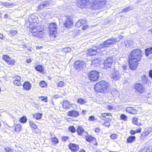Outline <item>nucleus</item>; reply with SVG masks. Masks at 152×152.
I'll return each mask as SVG.
<instances>
[{"instance_id": "obj_49", "label": "nucleus", "mask_w": 152, "mask_h": 152, "mask_svg": "<svg viewBox=\"0 0 152 152\" xmlns=\"http://www.w3.org/2000/svg\"><path fill=\"white\" fill-rule=\"evenodd\" d=\"M13 78L14 79V80H21V78L20 76L16 75L13 77Z\"/></svg>"}, {"instance_id": "obj_25", "label": "nucleus", "mask_w": 152, "mask_h": 152, "mask_svg": "<svg viewBox=\"0 0 152 152\" xmlns=\"http://www.w3.org/2000/svg\"><path fill=\"white\" fill-rule=\"evenodd\" d=\"M135 140L134 136H130L127 139V142L128 143H131Z\"/></svg>"}, {"instance_id": "obj_15", "label": "nucleus", "mask_w": 152, "mask_h": 152, "mask_svg": "<svg viewBox=\"0 0 152 152\" xmlns=\"http://www.w3.org/2000/svg\"><path fill=\"white\" fill-rule=\"evenodd\" d=\"M3 59L9 64L10 65H13L15 63V61L13 58L10 57L7 55H4L3 57Z\"/></svg>"}, {"instance_id": "obj_61", "label": "nucleus", "mask_w": 152, "mask_h": 152, "mask_svg": "<svg viewBox=\"0 0 152 152\" xmlns=\"http://www.w3.org/2000/svg\"><path fill=\"white\" fill-rule=\"evenodd\" d=\"M141 129L140 128H139L138 129H137L135 131L136 133H140L141 132Z\"/></svg>"}, {"instance_id": "obj_3", "label": "nucleus", "mask_w": 152, "mask_h": 152, "mask_svg": "<svg viewBox=\"0 0 152 152\" xmlns=\"http://www.w3.org/2000/svg\"><path fill=\"white\" fill-rule=\"evenodd\" d=\"M37 23L34 21L31 23L29 25L30 31L34 36L42 37L43 36L42 29L40 26H37Z\"/></svg>"}, {"instance_id": "obj_5", "label": "nucleus", "mask_w": 152, "mask_h": 152, "mask_svg": "<svg viewBox=\"0 0 152 152\" xmlns=\"http://www.w3.org/2000/svg\"><path fill=\"white\" fill-rule=\"evenodd\" d=\"M106 5L105 0H95L93 3L91 4V8L97 10L103 7Z\"/></svg>"}, {"instance_id": "obj_37", "label": "nucleus", "mask_w": 152, "mask_h": 152, "mask_svg": "<svg viewBox=\"0 0 152 152\" xmlns=\"http://www.w3.org/2000/svg\"><path fill=\"white\" fill-rule=\"evenodd\" d=\"M21 129V125L20 124H18L15 126V130L16 132H18Z\"/></svg>"}, {"instance_id": "obj_41", "label": "nucleus", "mask_w": 152, "mask_h": 152, "mask_svg": "<svg viewBox=\"0 0 152 152\" xmlns=\"http://www.w3.org/2000/svg\"><path fill=\"white\" fill-rule=\"evenodd\" d=\"M149 132L148 131H144L142 134L141 138L142 137H145L147 136L149 134Z\"/></svg>"}, {"instance_id": "obj_36", "label": "nucleus", "mask_w": 152, "mask_h": 152, "mask_svg": "<svg viewBox=\"0 0 152 152\" xmlns=\"http://www.w3.org/2000/svg\"><path fill=\"white\" fill-rule=\"evenodd\" d=\"M27 120V118L25 116H23L19 120V121L21 123H26Z\"/></svg>"}, {"instance_id": "obj_24", "label": "nucleus", "mask_w": 152, "mask_h": 152, "mask_svg": "<svg viewBox=\"0 0 152 152\" xmlns=\"http://www.w3.org/2000/svg\"><path fill=\"white\" fill-rule=\"evenodd\" d=\"M133 9V7L132 6H129L127 7H126L123 9L121 13H125L131 10H132Z\"/></svg>"}, {"instance_id": "obj_6", "label": "nucleus", "mask_w": 152, "mask_h": 152, "mask_svg": "<svg viewBox=\"0 0 152 152\" xmlns=\"http://www.w3.org/2000/svg\"><path fill=\"white\" fill-rule=\"evenodd\" d=\"M57 28L56 24L55 23H51L49 24V29L50 37H55V34L57 32Z\"/></svg>"}, {"instance_id": "obj_53", "label": "nucleus", "mask_w": 152, "mask_h": 152, "mask_svg": "<svg viewBox=\"0 0 152 152\" xmlns=\"http://www.w3.org/2000/svg\"><path fill=\"white\" fill-rule=\"evenodd\" d=\"M104 125L107 127H109L110 126V124L108 121L105 122L104 124Z\"/></svg>"}, {"instance_id": "obj_60", "label": "nucleus", "mask_w": 152, "mask_h": 152, "mask_svg": "<svg viewBox=\"0 0 152 152\" xmlns=\"http://www.w3.org/2000/svg\"><path fill=\"white\" fill-rule=\"evenodd\" d=\"M88 28V25H85L84 26H83L82 27V29L83 30H85L86 28Z\"/></svg>"}, {"instance_id": "obj_17", "label": "nucleus", "mask_w": 152, "mask_h": 152, "mask_svg": "<svg viewBox=\"0 0 152 152\" xmlns=\"http://www.w3.org/2000/svg\"><path fill=\"white\" fill-rule=\"evenodd\" d=\"M126 111L128 113L132 114H137L138 112L137 110L133 108L132 107H126Z\"/></svg>"}, {"instance_id": "obj_32", "label": "nucleus", "mask_w": 152, "mask_h": 152, "mask_svg": "<svg viewBox=\"0 0 152 152\" xmlns=\"http://www.w3.org/2000/svg\"><path fill=\"white\" fill-rule=\"evenodd\" d=\"M17 33L16 30H10L8 32L9 35L11 36H13L15 35Z\"/></svg>"}, {"instance_id": "obj_27", "label": "nucleus", "mask_w": 152, "mask_h": 152, "mask_svg": "<svg viewBox=\"0 0 152 152\" xmlns=\"http://www.w3.org/2000/svg\"><path fill=\"white\" fill-rule=\"evenodd\" d=\"M63 107L64 108H69L70 106L69 102L67 101H65L63 102Z\"/></svg>"}, {"instance_id": "obj_18", "label": "nucleus", "mask_w": 152, "mask_h": 152, "mask_svg": "<svg viewBox=\"0 0 152 152\" xmlns=\"http://www.w3.org/2000/svg\"><path fill=\"white\" fill-rule=\"evenodd\" d=\"M79 115L78 112L74 110H71L68 113V115L69 116H71L74 117H77Z\"/></svg>"}, {"instance_id": "obj_23", "label": "nucleus", "mask_w": 152, "mask_h": 152, "mask_svg": "<svg viewBox=\"0 0 152 152\" xmlns=\"http://www.w3.org/2000/svg\"><path fill=\"white\" fill-rule=\"evenodd\" d=\"M100 62V60L98 58H95L92 61L91 65L94 66L99 65Z\"/></svg>"}, {"instance_id": "obj_42", "label": "nucleus", "mask_w": 152, "mask_h": 152, "mask_svg": "<svg viewBox=\"0 0 152 152\" xmlns=\"http://www.w3.org/2000/svg\"><path fill=\"white\" fill-rule=\"evenodd\" d=\"M20 80H14L13 82V84L15 85L20 86L21 85V83L20 82Z\"/></svg>"}, {"instance_id": "obj_46", "label": "nucleus", "mask_w": 152, "mask_h": 152, "mask_svg": "<svg viewBox=\"0 0 152 152\" xmlns=\"http://www.w3.org/2000/svg\"><path fill=\"white\" fill-rule=\"evenodd\" d=\"M118 137V135L116 134H113L110 136L111 138L113 140L117 139Z\"/></svg>"}, {"instance_id": "obj_20", "label": "nucleus", "mask_w": 152, "mask_h": 152, "mask_svg": "<svg viewBox=\"0 0 152 152\" xmlns=\"http://www.w3.org/2000/svg\"><path fill=\"white\" fill-rule=\"evenodd\" d=\"M86 22V20L80 19L76 23L75 25L76 27L78 28L85 24Z\"/></svg>"}, {"instance_id": "obj_29", "label": "nucleus", "mask_w": 152, "mask_h": 152, "mask_svg": "<svg viewBox=\"0 0 152 152\" xmlns=\"http://www.w3.org/2000/svg\"><path fill=\"white\" fill-rule=\"evenodd\" d=\"M84 132V129L81 126H79L77 129V132L78 134L81 135Z\"/></svg>"}, {"instance_id": "obj_64", "label": "nucleus", "mask_w": 152, "mask_h": 152, "mask_svg": "<svg viewBox=\"0 0 152 152\" xmlns=\"http://www.w3.org/2000/svg\"><path fill=\"white\" fill-rule=\"evenodd\" d=\"M123 36L122 35H120V36H118V38L119 39H122L123 38Z\"/></svg>"}, {"instance_id": "obj_39", "label": "nucleus", "mask_w": 152, "mask_h": 152, "mask_svg": "<svg viewBox=\"0 0 152 152\" xmlns=\"http://www.w3.org/2000/svg\"><path fill=\"white\" fill-rule=\"evenodd\" d=\"M120 118L121 120L126 121L127 120V116L124 114L121 115L120 116Z\"/></svg>"}, {"instance_id": "obj_1", "label": "nucleus", "mask_w": 152, "mask_h": 152, "mask_svg": "<svg viewBox=\"0 0 152 152\" xmlns=\"http://www.w3.org/2000/svg\"><path fill=\"white\" fill-rule=\"evenodd\" d=\"M142 51L139 49L132 50L129 57V63L130 69L132 70L136 68L139 64V61L141 60L142 56Z\"/></svg>"}, {"instance_id": "obj_19", "label": "nucleus", "mask_w": 152, "mask_h": 152, "mask_svg": "<svg viewBox=\"0 0 152 152\" xmlns=\"http://www.w3.org/2000/svg\"><path fill=\"white\" fill-rule=\"evenodd\" d=\"M69 148L72 152H75L78 149V145L75 144H70L69 145Z\"/></svg>"}, {"instance_id": "obj_16", "label": "nucleus", "mask_w": 152, "mask_h": 152, "mask_svg": "<svg viewBox=\"0 0 152 152\" xmlns=\"http://www.w3.org/2000/svg\"><path fill=\"white\" fill-rule=\"evenodd\" d=\"M49 4V1H43L41 2L38 6V9L39 10H42L44 7H46L48 6Z\"/></svg>"}, {"instance_id": "obj_26", "label": "nucleus", "mask_w": 152, "mask_h": 152, "mask_svg": "<svg viewBox=\"0 0 152 152\" xmlns=\"http://www.w3.org/2000/svg\"><path fill=\"white\" fill-rule=\"evenodd\" d=\"M145 55L146 56L152 53V47L148 48L145 49Z\"/></svg>"}, {"instance_id": "obj_14", "label": "nucleus", "mask_w": 152, "mask_h": 152, "mask_svg": "<svg viewBox=\"0 0 152 152\" xmlns=\"http://www.w3.org/2000/svg\"><path fill=\"white\" fill-rule=\"evenodd\" d=\"M66 20L64 23V25L66 28H70L73 24V20L70 16H67L66 17Z\"/></svg>"}, {"instance_id": "obj_11", "label": "nucleus", "mask_w": 152, "mask_h": 152, "mask_svg": "<svg viewBox=\"0 0 152 152\" xmlns=\"http://www.w3.org/2000/svg\"><path fill=\"white\" fill-rule=\"evenodd\" d=\"M121 77V74L118 70H114V72L111 75V78L113 80L116 81L119 80Z\"/></svg>"}, {"instance_id": "obj_8", "label": "nucleus", "mask_w": 152, "mask_h": 152, "mask_svg": "<svg viewBox=\"0 0 152 152\" xmlns=\"http://www.w3.org/2000/svg\"><path fill=\"white\" fill-rule=\"evenodd\" d=\"M119 41L116 38L112 37L104 42L105 47H108L110 45H113Z\"/></svg>"}, {"instance_id": "obj_48", "label": "nucleus", "mask_w": 152, "mask_h": 152, "mask_svg": "<svg viewBox=\"0 0 152 152\" xmlns=\"http://www.w3.org/2000/svg\"><path fill=\"white\" fill-rule=\"evenodd\" d=\"M71 50V49L70 48H65L63 49V51L66 53H68L70 52Z\"/></svg>"}, {"instance_id": "obj_35", "label": "nucleus", "mask_w": 152, "mask_h": 152, "mask_svg": "<svg viewBox=\"0 0 152 152\" xmlns=\"http://www.w3.org/2000/svg\"><path fill=\"white\" fill-rule=\"evenodd\" d=\"M86 102L87 101L86 100L82 98H79L77 100V102L78 103L81 104H83L86 103Z\"/></svg>"}, {"instance_id": "obj_59", "label": "nucleus", "mask_w": 152, "mask_h": 152, "mask_svg": "<svg viewBox=\"0 0 152 152\" xmlns=\"http://www.w3.org/2000/svg\"><path fill=\"white\" fill-rule=\"evenodd\" d=\"M100 129L99 128H96L95 129V131L97 133H98L100 132Z\"/></svg>"}, {"instance_id": "obj_10", "label": "nucleus", "mask_w": 152, "mask_h": 152, "mask_svg": "<svg viewBox=\"0 0 152 152\" xmlns=\"http://www.w3.org/2000/svg\"><path fill=\"white\" fill-rule=\"evenodd\" d=\"M99 73L96 71H92L89 72L88 76L91 80L95 81L98 78Z\"/></svg>"}, {"instance_id": "obj_58", "label": "nucleus", "mask_w": 152, "mask_h": 152, "mask_svg": "<svg viewBox=\"0 0 152 152\" xmlns=\"http://www.w3.org/2000/svg\"><path fill=\"white\" fill-rule=\"evenodd\" d=\"M149 76L150 77L152 78V70H151L149 71Z\"/></svg>"}, {"instance_id": "obj_55", "label": "nucleus", "mask_w": 152, "mask_h": 152, "mask_svg": "<svg viewBox=\"0 0 152 152\" xmlns=\"http://www.w3.org/2000/svg\"><path fill=\"white\" fill-rule=\"evenodd\" d=\"M42 99H41V100L42 101H44L45 102H46L47 101V97H45L44 96L42 97Z\"/></svg>"}, {"instance_id": "obj_28", "label": "nucleus", "mask_w": 152, "mask_h": 152, "mask_svg": "<svg viewBox=\"0 0 152 152\" xmlns=\"http://www.w3.org/2000/svg\"><path fill=\"white\" fill-rule=\"evenodd\" d=\"M35 69L37 71L40 72H42L44 70L43 67L41 65L37 66L35 67Z\"/></svg>"}, {"instance_id": "obj_38", "label": "nucleus", "mask_w": 152, "mask_h": 152, "mask_svg": "<svg viewBox=\"0 0 152 152\" xmlns=\"http://www.w3.org/2000/svg\"><path fill=\"white\" fill-rule=\"evenodd\" d=\"M50 140H51L52 142H53L54 144L58 143V140L57 138L55 137H52L50 138Z\"/></svg>"}, {"instance_id": "obj_30", "label": "nucleus", "mask_w": 152, "mask_h": 152, "mask_svg": "<svg viewBox=\"0 0 152 152\" xmlns=\"http://www.w3.org/2000/svg\"><path fill=\"white\" fill-rule=\"evenodd\" d=\"M132 41L130 40L126 41L124 42L125 46L127 47L131 46L132 45Z\"/></svg>"}, {"instance_id": "obj_57", "label": "nucleus", "mask_w": 152, "mask_h": 152, "mask_svg": "<svg viewBox=\"0 0 152 152\" xmlns=\"http://www.w3.org/2000/svg\"><path fill=\"white\" fill-rule=\"evenodd\" d=\"M130 133L132 135H134L136 133V132L135 131H134V130H131L130 131Z\"/></svg>"}, {"instance_id": "obj_54", "label": "nucleus", "mask_w": 152, "mask_h": 152, "mask_svg": "<svg viewBox=\"0 0 152 152\" xmlns=\"http://www.w3.org/2000/svg\"><path fill=\"white\" fill-rule=\"evenodd\" d=\"M145 152H152V149L151 147L147 148Z\"/></svg>"}, {"instance_id": "obj_62", "label": "nucleus", "mask_w": 152, "mask_h": 152, "mask_svg": "<svg viewBox=\"0 0 152 152\" xmlns=\"http://www.w3.org/2000/svg\"><path fill=\"white\" fill-rule=\"evenodd\" d=\"M107 108L109 110H111L113 109V107L112 106H110V105H108L107 107Z\"/></svg>"}, {"instance_id": "obj_56", "label": "nucleus", "mask_w": 152, "mask_h": 152, "mask_svg": "<svg viewBox=\"0 0 152 152\" xmlns=\"http://www.w3.org/2000/svg\"><path fill=\"white\" fill-rule=\"evenodd\" d=\"M127 65L124 64L122 66V69L124 70H125L127 68Z\"/></svg>"}, {"instance_id": "obj_43", "label": "nucleus", "mask_w": 152, "mask_h": 152, "mask_svg": "<svg viewBox=\"0 0 152 152\" xmlns=\"http://www.w3.org/2000/svg\"><path fill=\"white\" fill-rule=\"evenodd\" d=\"M93 137L91 136H88L86 137V140L88 142H90L93 140Z\"/></svg>"}, {"instance_id": "obj_47", "label": "nucleus", "mask_w": 152, "mask_h": 152, "mask_svg": "<svg viewBox=\"0 0 152 152\" xmlns=\"http://www.w3.org/2000/svg\"><path fill=\"white\" fill-rule=\"evenodd\" d=\"M39 85L41 87H44L46 86V83L45 81H42L40 82Z\"/></svg>"}, {"instance_id": "obj_22", "label": "nucleus", "mask_w": 152, "mask_h": 152, "mask_svg": "<svg viewBox=\"0 0 152 152\" xmlns=\"http://www.w3.org/2000/svg\"><path fill=\"white\" fill-rule=\"evenodd\" d=\"M23 88L26 90H29L31 87V84L28 82H25L23 85Z\"/></svg>"}, {"instance_id": "obj_31", "label": "nucleus", "mask_w": 152, "mask_h": 152, "mask_svg": "<svg viewBox=\"0 0 152 152\" xmlns=\"http://www.w3.org/2000/svg\"><path fill=\"white\" fill-rule=\"evenodd\" d=\"M142 80L143 83H147L148 81V78L146 77L145 75H143L142 77Z\"/></svg>"}, {"instance_id": "obj_2", "label": "nucleus", "mask_w": 152, "mask_h": 152, "mask_svg": "<svg viewBox=\"0 0 152 152\" xmlns=\"http://www.w3.org/2000/svg\"><path fill=\"white\" fill-rule=\"evenodd\" d=\"M94 90L99 92H107L110 90L109 84L104 81H100L95 85Z\"/></svg>"}, {"instance_id": "obj_52", "label": "nucleus", "mask_w": 152, "mask_h": 152, "mask_svg": "<svg viewBox=\"0 0 152 152\" xmlns=\"http://www.w3.org/2000/svg\"><path fill=\"white\" fill-rule=\"evenodd\" d=\"M3 4L5 6H12L13 4L12 3H10L7 2H5L3 3Z\"/></svg>"}, {"instance_id": "obj_7", "label": "nucleus", "mask_w": 152, "mask_h": 152, "mask_svg": "<svg viewBox=\"0 0 152 152\" xmlns=\"http://www.w3.org/2000/svg\"><path fill=\"white\" fill-rule=\"evenodd\" d=\"M74 66L75 69L79 71L86 67V64L84 61H77L75 62Z\"/></svg>"}, {"instance_id": "obj_33", "label": "nucleus", "mask_w": 152, "mask_h": 152, "mask_svg": "<svg viewBox=\"0 0 152 152\" xmlns=\"http://www.w3.org/2000/svg\"><path fill=\"white\" fill-rule=\"evenodd\" d=\"M132 123L134 124H135L137 126H140L141 124L140 123H137V122L138 118L137 117H134L132 118Z\"/></svg>"}, {"instance_id": "obj_50", "label": "nucleus", "mask_w": 152, "mask_h": 152, "mask_svg": "<svg viewBox=\"0 0 152 152\" xmlns=\"http://www.w3.org/2000/svg\"><path fill=\"white\" fill-rule=\"evenodd\" d=\"M64 86V82L62 81H60L58 85V87H61Z\"/></svg>"}, {"instance_id": "obj_34", "label": "nucleus", "mask_w": 152, "mask_h": 152, "mask_svg": "<svg viewBox=\"0 0 152 152\" xmlns=\"http://www.w3.org/2000/svg\"><path fill=\"white\" fill-rule=\"evenodd\" d=\"M42 116V114L39 113H37L35 115H33L34 118L36 119L37 120L41 118Z\"/></svg>"}, {"instance_id": "obj_40", "label": "nucleus", "mask_w": 152, "mask_h": 152, "mask_svg": "<svg viewBox=\"0 0 152 152\" xmlns=\"http://www.w3.org/2000/svg\"><path fill=\"white\" fill-rule=\"evenodd\" d=\"M29 124L30 126L34 129H36L37 128V126L35 125V124L33 123L32 121H30L29 122Z\"/></svg>"}, {"instance_id": "obj_9", "label": "nucleus", "mask_w": 152, "mask_h": 152, "mask_svg": "<svg viewBox=\"0 0 152 152\" xmlns=\"http://www.w3.org/2000/svg\"><path fill=\"white\" fill-rule=\"evenodd\" d=\"M113 58V57H109L105 60L104 63V68L107 69L110 67L114 62Z\"/></svg>"}, {"instance_id": "obj_63", "label": "nucleus", "mask_w": 152, "mask_h": 152, "mask_svg": "<svg viewBox=\"0 0 152 152\" xmlns=\"http://www.w3.org/2000/svg\"><path fill=\"white\" fill-rule=\"evenodd\" d=\"M31 60L30 59H28L26 60V62L27 63H30L31 62Z\"/></svg>"}, {"instance_id": "obj_12", "label": "nucleus", "mask_w": 152, "mask_h": 152, "mask_svg": "<svg viewBox=\"0 0 152 152\" xmlns=\"http://www.w3.org/2000/svg\"><path fill=\"white\" fill-rule=\"evenodd\" d=\"M135 89L140 93H142L145 91V86L142 83H137L134 86Z\"/></svg>"}, {"instance_id": "obj_21", "label": "nucleus", "mask_w": 152, "mask_h": 152, "mask_svg": "<svg viewBox=\"0 0 152 152\" xmlns=\"http://www.w3.org/2000/svg\"><path fill=\"white\" fill-rule=\"evenodd\" d=\"M112 115L111 113H104L102 114V115L99 116L100 118L102 120L106 121L105 118H106V116H110Z\"/></svg>"}, {"instance_id": "obj_4", "label": "nucleus", "mask_w": 152, "mask_h": 152, "mask_svg": "<svg viewBox=\"0 0 152 152\" xmlns=\"http://www.w3.org/2000/svg\"><path fill=\"white\" fill-rule=\"evenodd\" d=\"M105 47L104 42L99 44L97 47H93L92 48L88 50L87 55L88 56H92L96 54L101 50V49Z\"/></svg>"}, {"instance_id": "obj_51", "label": "nucleus", "mask_w": 152, "mask_h": 152, "mask_svg": "<svg viewBox=\"0 0 152 152\" xmlns=\"http://www.w3.org/2000/svg\"><path fill=\"white\" fill-rule=\"evenodd\" d=\"M95 120L94 117L92 115L89 116L88 119V120L91 121H93Z\"/></svg>"}, {"instance_id": "obj_45", "label": "nucleus", "mask_w": 152, "mask_h": 152, "mask_svg": "<svg viewBox=\"0 0 152 152\" xmlns=\"http://www.w3.org/2000/svg\"><path fill=\"white\" fill-rule=\"evenodd\" d=\"M69 130L72 133H74L76 132V129L73 126H70L69 128Z\"/></svg>"}, {"instance_id": "obj_13", "label": "nucleus", "mask_w": 152, "mask_h": 152, "mask_svg": "<svg viewBox=\"0 0 152 152\" xmlns=\"http://www.w3.org/2000/svg\"><path fill=\"white\" fill-rule=\"evenodd\" d=\"M89 0H78L77 5L80 8H83L88 5Z\"/></svg>"}, {"instance_id": "obj_44", "label": "nucleus", "mask_w": 152, "mask_h": 152, "mask_svg": "<svg viewBox=\"0 0 152 152\" xmlns=\"http://www.w3.org/2000/svg\"><path fill=\"white\" fill-rule=\"evenodd\" d=\"M6 152H13V150L9 147H7L4 148Z\"/></svg>"}]
</instances>
